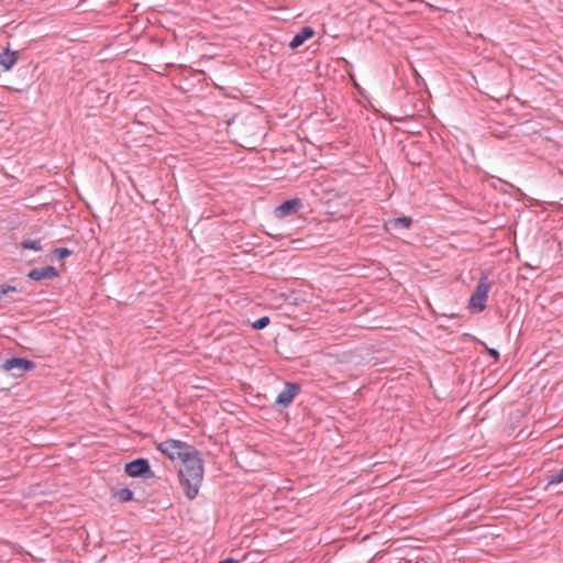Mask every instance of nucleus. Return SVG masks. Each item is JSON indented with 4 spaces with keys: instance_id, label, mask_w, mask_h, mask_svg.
<instances>
[{
    "instance_id": "obj_1",
    "label": "nucleus",
    "mask_w": 563,
    "mask_h": 563,
    "mask_svg": "<svg viewBox=\"0 0 563 563\" xmlns=\"http://www.w3.org/2000/svg\"><path fill=\"white\" fill-rule=\"evenodd\" d=\"M156 450L167 459L181 462L178 471L179 484L188 499H194L199 492L203 479V461L200 452L191 444L168 439L156 443Z\"/></svg>"
},
{
    "instance_id": "obj_2",
    "label": "nucleus",
    "mask_w": 563,
    "mask_h": 563,
    "mask_svg": "<svg viewBox=\"0 0 563 563\" xmlns=\"http://www.w3.org/2000/svg\"><path fill=\"white\" fill-rule=\"evenodd\" d=\"M492 286L493 283L488 279V275L482 273L468 302V307L473 311L482 312L486 308V301Z\"/></svg>"
},
{
    "instance_id": "obj_3",
    "label": "nucleus",
    "mask_w": 563,
    "mask_h": 563,
    "mask_svg": "<svg viewBox=\"0 0 563 563\" xmlns=\"http://www.w3.org/2000/svg\"><path fill=\"white\" fill-rule=\"evenodd\" d=\"M124 472L130 477H142L145 479L154 478L155 474L151 470L147 459L139 457L125 464Z\"/></svg>"
},
{
    "instance_id": "obj_4",
    "label": "nucleus",
    "mask_w": 563,
    "mask_h": 563,
    "mask_svg": "<svg viewBox=\"0 0 563 563\" xmlns=\"http://www.w3.org/2000/svg\"><path fill=\"white\" fill-rule=\"evenodd\" d=\"M1 367L5 372L15 371L13 373L14 376H22L25 372L34 369L35 363L23 357H12L4 361Z\"/></svg>"
},
{
    "instance_id": "obj_5",
    "label": "nucleus",
    "mask_w": 563,
    "mask_h": 563,
    "mask_svg": "<svg viewBox=\"0 0 563 563\" xmlns=\"http://www.w3.org/2000/svg\"><path fill=\"white\" fill-rule=\"evenodd\" d=\"M302 207L303 202L300 198H291L276 207L274 214L278 219H284L290 214L297 213Z\"/></svg>"
},
{
    "instance_id": "obj_6",
    "label": "nucleus",
    "mask_w": 563,
    "mask_h": 563,
    "mask_svg": "<svg viewBox=\"0 0 563 563\" xmlns=\"http://www.w3.org/2000/svg\"><path fill=\"white\" fill-rule=\"evenodd\" d=\"M300 390V386L296 383H286L284 389L277 395L275 404L282 408H287Z\"/></svg>"
},
{
    "instance_id": "obj_7",
    "label": "nucleus",
    "mask_w": 563,
    "mask_h": 563,
    "mask_svg": "<svg viewBox=\"0 0 563 563\" xmlns=\"http://www.w3.org/2000/svg\"><path fill=\"white\" fill-rule=\"evenodd\" d=\"M27 277L32 280L54 279L58 277V271L54 266H45L41 268L31 269Z\"/></svg>"
},
{
    "instance_id": "obj_8",
    "label": "nucleus",
    "mask_w": 563,
    "mask_h": 563,
    "mask_svg": "<svg viewBox=\"0 0 563 563\" xmlns=\"http://www.w3.org/2000/svg\"><path fill=\"white\" fill-rule=\"evenodd\" d=\"M314 35V30L311 26H303L290 41L289 47L296 49L301 46L307 40Z\"/></svg>"
},
{
    "instance_id": "obj_9",
    "label": "nucleus",
    "mask_w": 563,
    "mask_h": 563,
    "mask_svg": "<svg viewBox=\"0 0 563 563\" xmlns=\"http://www.w3.org/2000/svg\"><path fill=\"white\" fill-rule=\"evenodd\" d=\"M19 58L16 51H10L9 48L3 49L0 53V67L3 71L10 70Z\"/></svg>"
},
{
    "instance_id": "obj_10",
    "label": "nucleus",
    "mask_w": 563,
    "mask_h": 563,
    "mask_svg": "<svg viewBox=\"0 0 563 563\" xmlns=\"http://www.w3.org/2000/svg\"><path fill=\"white\" fill-rule=\"evenodd\" d=\"M412 223V219L410 217H399L391 219L387 225H390L391 228H402L408 229Z\"/></svg>"
},
{
    "instance_id": "obj_11",
    "label": "nucleus",
    "mask_w": 563,
    "mask_h": 563,
    "mask_svg": "<svg viewBox=\"0 0 563 563\" xmlns=\"http://www.w3.org/2000/svg\"><path fill=\"white\" fill-rule=\"evenodd\" d=\"M114 497L121 503H128L133 499V492L130 488H121L114 493Z\"/></svg>"
},
{
    "instance_id": "obj_12",
    "label": "nucleus",
    "mask_w": 563,
    "mask_h": 563,
    "mask_svg": "<svg viewBox=\"0 0 563 563\" xmlns=\"http://www.w3.org/2000/svg\"><path fill=\"white\" fill-rule=\"evenodd\" d=\"M20 247L24 249V250L41 251L42 250L41 240H30V239L23 240L20 243Z\"/></svg>"
},
{
    "instance_id": "obj_13",
    "label": "nucleus",
    "mask_w": 563,
    "mask_h": 563,
    "mask_svg": "<svg viewBox=\"0 0 563 563\" xmlns=\"http://www.w3.org/2000/svg\"><path fill=\"white\" fill-rule=\"evenodd\" d=\"M271 322V319L267 317V316H264L257 320H255L253 323H252V328L254 330H262L264 328H266Z\"/></svg>"
},
{
    "instance_id": "obj_14",
    "label": "nucleus",
    "mask_w": 563,
    "mask_h": 563,
    "mask_svg": "<svg viewBox=\"0 0 563 563\" xmlns=\"http://www.w3.org/2000/svg\"><path fill=\"white\" fill-rule=\"evenodd\" d=\"M562 482H563V467L560 471L554 472L549 476L548 485L560 484Z\"/></svg>"
},
{
    "instance_id": "obj_15",
    "label": "nucleus",
    "mask_w": 563,
    "mask_h": 563,
    "mask_svg": "<svg viewBox=\"0 0 563 563\" xmlns=\"http://www.w3.org/2000/svg\"><path fill=\"white\" fill-rule=\"evenodd\" d=\"M71 253L73 252L67 247H58L54 250V254L57 256L58 260H64L68 257Z\"/></svg>"
},
{
    "instance_id": "obj_16",
    "label": "nucleus",
    "mask_w": 563,
    "mask_h": 563,
    "mask_svg": "<svg viewBox=\"0 0 563 563\" xmlns=\"http://www.w3.org/2000/svg\"><path fill=\"white\" fill-rule=\"evenodd\" d=\"M15 290H16V288L14 286L5 285V284L0 285V294L1 295H5L10 291H15Z\"/></svg>"
},
{
    "instance_id": "obj_17",
    "label": "nucleus",
    "mask_w": 563,
    "mask_h": 563,
    "mask_svg": "<svg viewBox=\"0 0 563 563\" xmlns=\"http://www.w3.org/2000/svg\"><path fill=\"white\" fill-rule=\"evenodd\" d=\"M488 355L495 361L499 360V352L496 349H487Z\"/></svg>"
},
{
    "instance_id": "obj_18",
    "label": "nucleus",
    "mask_w": 563,
    "mask_h": 563,
    "mask_svg": "<svg viewBox=\"0 0 563 563\" xmlns=\"http://www.w3.org/2000/svg\"><path fill=\"white\" fill-rule=\"evenodd\" d=\"M219 563H239V561L232 558H228L225 560L220 561Z\"/></svg>"
},
{
    "instance_id": "obj_19",
    "label": "nucleus",
    "mask_w": 563,
    "mask_h": 563,
    "mask_svg": "<svg viewBox=\"0 0 563 563\" xmlns=\"http://www.w3.org/2000/svg\"><path fill=\"white\" fill-rule=\"evenodd\" d=\"M416 563H428L424 559L418 560Z\"/></svg>"
}]
</instances>
